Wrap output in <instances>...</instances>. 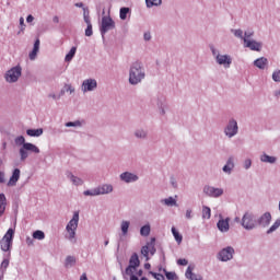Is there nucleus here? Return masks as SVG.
<instances>
[{
	"label": "nucleus",
	"mask_w": 280,
	"mask_h": 280,
	"mask_svg": "<svg viewBox=\"0 0 280 280\" xmlns=\"http://www.w3.org/2000/svg\"><path fill=\"white\" fill-rule=\"evenodd\" d=\"M163 272L165 273L167 280H178L176 272L167 271L166 269H163Z\"/></svg>",
	"instance_id": "43"
},
{
	"label": "nucleus",
	"mask_w": 280,
	"mask_h": 280,
	"mask_svg": "<svg viewBox=\"0 0 280 280\" xmlns=\"http://www.w3.org/2000/svg\"><path fill=\"white\" fill-rule=\"evenodd\" d=\"M14 143L15 145H25L27 143H32V142H25V137L23 136H18L15 139H14Z\"/></svg>",
	"instance_id": "45"
},
{
	"label": "nucleus",
	"mask_w": 280,
	"mask_h": 280,
	"mask_svg": "<svg viewBox=\"0 0 280 280\" xmlns=\"http://www.w3.org/2000/svg\"><path fill=\"white\" fill-rule=\"evenodd\" d=\"M133 137H136V139H141L142 141H144L145 139H148V129L145 128L136 129L133 132Z\"/></svg>",
	"instance_id": "27"
},
{
	"label": "nucleus",
	"mask_w": 280,
	"mask_h": 280,
	"mask_svg": "<svg viewBox=\"0 0 280 280\" xmlns=\"http://www.w3.org/2000/svg\"><path fill=\"white\" fill-rule=\"evenodd\" d=\"M8 207V199L3 192L0 194V218L5 215V208Z\"/></svg>",
	"instance_id": "26"
},
{
	"label": "nucleus",
	"mask_w": 280,
	"mask_h": 280,
	"mask_svg": "<svg viewBox=\"0 0 280 280\" xmlns=\"http://www.w3.org/2000/svg\"><path fill=\"white\" fill-rule=\"evenodd\" d=\"M97 91V79L95 78H88L82 81L81 83V93H93Z\"/></svg>",
	"instance_id": "12"
},
{
	"label": "nucleus",
	"mask_w": 280,
	"mask_h": 280,
	"mask_svg": "<svg viewBox=\"0 0 280 280\" xmlns=\"http://www.w3.org/2000/svg\"><path fill=\"white\" fill-rule=\"evenodd\" d=\"M120 231H121L122 237H126L128 235V232L130 231V221L122 220L120 222Z\"/></svg>",
	"instance_id": "30"
},
{
	"label": "nucleus",
	"mask_w": 280,
	"mask_h": 280,
	"mask_svg": "<svg viewBox=\"0 0 280 280\" xmlns=\"http://www.w3.org/2000/svg\"><path fill=\"white\" fill-rule=\"evenodd\" d=\"M234 255H235V248H233V246H226L218 253L217 259H219V261L226 262V261H231Z\"/></svg>",
	"instance_id": "14"
},
{
	"label": "nucleus",
	"mask_w": 280,
	"mask_h": 280,
	"mask_svg": "<svg viewBox=\"0 0 280 280\" xmlns=\"http://www.w3.org/2000/svg\"><path fill=\"white\" fill-rule=\"evenodd\" d=\"M8 266H10V253H8L4 256V258H3V260H2V262L0 265L1 272H5V270H8Z\"/></svg>",
	"instance_id": "36"
},
{
	"label": "nucleus",
	"mask_w": 280,
	"mask_h": 280,
	"mask_svg": "<svg viewBox=\"0 0 280 280\" xmlns=\"http://www.w3.org/2000/svg\"><path fill=\"white\" fill-rule=\"evenodd\" d=\"M185 218H186V220H192L194 219V210H191V208L186 209Z\"/></svg>",
	"instance_id": "51"
},
{
	"label": "nucleus",
	"mask_w": 280,
	"mask_h": 280,
	"mask_svg": "<svg viewBox=\"0 0 280 280\" xmlns=\"http://www.w3.org/2000/svg\"><path fill=\"white\" fill-rule=\"evenodd\" d=\"M210 50L214 62L219 65V67H223V69H231V65H233V56L223 54L215 47H211Z\"/></svg>",
	"instance_id": "4"
},
{
	"label": "nucleus",
	"mask_w": 280,
	"mask_h": 280,
	"mask_svg": "<svg viewBox=\"0 0 280 280\" xmlns=\"http://www.w3.org/2000/svg\"><path fill=\"white\" fill-rule=\"evenodd\" d=\"M128 14H130V8L122 7L119 10V19L120 21H126L128 19Z\"/></svg>",
	"instance_id": "37"
},
{
	"label": "nucleus",
	"mask_w": 280,
	"mask_h": 280,
	"mask_svg": "<svg viewBox=\"0 0 280 280\" xmlns=\"http://www.w3.org/2000/svg\"><path fill=\"white\" fill-rule=\"evenodd\" d=\"M119 178L121 183H126L127 185H130L139 180V175L137 173L126 171L119 175Z\"/></svg>",
	"instance_id": "16"
},
{
	"label": "nucleus",
	"mask_w": 280,
	"mask_h": 280,
	"mask_svg": "<svg viewBox=\"0 0 280 280\" xmlns=\"http://www.w3.org/2000/svg\"><path fill=\"white\" fill-rule=\"evenodd\" d=\"M201 218L202 220H211V208L202 206Z\"/></svg>",
	"instance_id": "35"
},
{
	"label": "nucleus",
	"mask_w": 280,
	"mask_h": 280,
	"mask_svg": "<svg viewBox=\"0 0 280 280\" xmlns=\"http://www.w3.org/2000/svg\"><path fill=\"white\" fill-rule=\"evenodd\" d=\"M150 233H152V226L150 223H147L140 228L141 237H149Z\"/></svg>",
	"instance_id": "31"
},
{
	"label": "nucleus",
	"mask_w": 280,
	"mask_h": 280,
	"mask_svg": "<svg viewBox=\"0 0 280 280\" xmlns=\"http://www.w3.org/2000/svg\"><path fill=\"white\" fill-rule=\"evenodd\" d=\"M43 128H38V129H27L26 130V135L28 137H43Z\"/></svg>",
	"instance_id": "34"
},
{
	"label": "nucleus",
	"mask_w": 280,
	"mask_h": 280,
	"mask_svg": "<svg viewBox=\"0 0 280 280\" xmlns=\"http://www.w3.org/2000/svg\"><path fill=\"white\" fill-rule=\"evenodd\" d=\"M21 32H25V19L20 18Z\"/></svg>",
	"instance_id": "58"
},
{
	"label": "nucleus",
	"mask_w": 280,
	"mask_h": 280,
	"mask_svg": "<svg viewBox=\"0 0 280 280\" xmlns=\"http://www.w3.org/2000/svg\"><path fill=\"white\" fill-rule=\"evenodd\" d=\"M141 266V261L139 260V255L132 254L129 259V265L122 271V279L128 280H139V277H143V269H138Z\"/></svg>",
	"instance_id": "1"
},
{
	"label": "nucleus",
	"mask_w": 280,
	"mask_h": 280,
	"mask_svg": "<svg viewBox=\"0 0 280 280\" xmlns=\"http://www.w3.org/2000/svg\"><path fill=\"white\" fill-rule=\"evenodd\" d=\"M149 275H151V277H153V279H155V280H165V276H163L162 273L149 271Z\"/></svg>",
	"instance_id": "49"
},
{
	"label": "nucleus",
	"mask_w": 280,
	"mask_h": 280,
	"mask_svg": "<svg viewBox=\"0 0 280 280\" xmlns=\"http://www.w3.org/2000/svg\"><path fill=\"white\" fill-rule=\"evenodd\" d=\"M72 266H75V257L68 256L66 258V268H72Z\"/></svg>",
	"instance_id": "47"
},
{
	"label": "nucleus",
	"mask_w": 280,
	"mask_h": 280,
	"mask_svg": "<svg viewBox=\"0 0 280 280\" xmlns=\"http://www.w3.org/2000/svg\"><path fill=\"white\" fill-rule=\"evenodd\" d=\"M170 183H171L173 189H178V180L176 179V177L172 176L170 178Z\"/></svg>",
	"instance_id": "53"
},
{
	"label": "nucleus",
	"mask_w": 280,
	"mask_h": 280,
	"mask_svg": "<svg viewBox=\"0 0 280 280\" xmlns=\"http://www.w3.org/2000/svg\"><path fill=\"white\" fill-rule=\"evenodd\" d=\"M145 80V67L141 61H135L129 67V84L137 86Z\"/></svg>",
	"instance_id": "2"
},
{
	"label": "nucleus",
	"mask_w": 280,
	"mask_h": 280,
	"mask_svg": "<svg viewBox=\"0 0 280 280\" xmlns=\"http://www.w3.org/2000/svg\"><path fill=\"white\" fill-rule=\"evenodd\" d=\"M66 128H82L84 126V121L82 120H74V121H68L65 124Z\"/></svg>",
	"instance_id": "39"
},
{
	"label": "nucleus",
	"mask_w": 280,
	"mask_h": 280,
	"mask_svg": "<svg viewBox=\"0 0 280 280\" xmlns=\"http://www.w3.org/2000/svg\"><path fill=\"white\" fill-rule=\"evenodd\" d=\"M39 51H40V39L37 38L34 43L32 51L28 54L30 60H36Z\"/></svg>",
	"instance_id": "24"
},
{
	"label": "nucleus",
	"mask_w": 280,
	"mask_h": 280,
	"mask_svg": "<svg viewBox=\"0 0 280 280\" xmlns=\"http://www.w3.org/2000/svg\"><path fill=\"white\" fill-rule=\"evenodd\" d=\"M231 219L230 218H220V220L217 223V228L221 233H229L231 225H230Z\"/></svg>",
	"instance_id": "18"
},
{
	"label": "nucleus",
	"mask_w": 280,
	"mask_h": 280,
	"mask_svg": "<svg viewBox=\"0 0 280 280\" xmlns=\"http://www.w3.org/2000/svg\"><path fill=\"white\" fill-rule=\"evenodd\" d=\"M223 133L226 139H233V137H237V135H240V125L237 124V119L230 118L223 128Z\"/></svg>",
	"instance_id": "8"
},
{
	"label": "nucleus",
	"mask_w": 280,
	"mask_h": 280,
	"mask_svg": "<svg viewBox=\"0 0 280 280\" xmlns=\"http://www.w3.org/2000/svg\"><path fill=\"white\" fill-rule=\"evenodd\" d=\"M259 161L260 163H268L269 165H275L277 163V156L269 155L268 153L262 152L259 155Z\"/></svg>",
	"instance_id": "23"
},
{
	"label": "nucleus",
	"mask_w": 280,
	"mask_h": 280,
	"mask_svg": "<svg viewBox=\"0 0 280 280\" xmlns=\"http://www.w3.org/2000/svg\"><path fill=\"white\" fill-rule=\"evenodd\" d=\"M83 19H84V23H86V25H92L91 16L89 15V11L85 9H83Z\"/></svg>",
	"instance_id": "50"
},
{
	"label": "nucleus",
	"mask_w": 280,
	"mask_h": 280,
	"mask_svg": "<svg viewBox=\"0 0 280 280\" xmlns=\"http://www.w3.org/2000/svg\"><path fill=\"white\" fill-rule=\"evenodd\" d=\"M48 97H51V100H55V101L60 100V95L55 94V93H50V94H48Z\"/></svg>",
	"instance_id": "60"
},
{
	"label": "nucleus",
	"mask_w": 280,
	"mask_h": 280,
	"mask_svg": "<svg viewBox=\"0 0 280 280\" xmlns=\"http://www.w3.org/2000/svg\"><path fill=\"white\" fill-rule=\"evenodd\" d=\"M110 30H115V20H113L110 15H104L102 18L100 27L102 38H104V36H106L107 32H110Z\"/></svg>",
	"instance_id": "11"
},
{
	"label": "nucleus",
	"mask_w": 280,
	"mask_h": 280,
	"mask_svg": "<svg viewBox=\"0 0 280 280\" xmlns=\"http://www.w3.org/2000/svg\"><path fill=\"white\" fill-rule=\"evenodd\" d=\"M21 75H23V68L21 65H16L4 73V80L8 84H15L21 80Z\"/></svg>",
	"instance_id": "7"
},
{
	"label": "nucleus",
	"mask_w": 280,
	"mask_h": 280,
	"mask_svg": "<svg viewBox=\"0 0 280 280\" xmlns=\"http://www.w3.org/2000/svg\"><path fill=\"white\" fill-rule=\"evenodd\" d=\"M280 226V219H277L273 224L267 230V235H270L271 233H275L277 229Z\"/></svg>",
	"instance_id": "42"
},
{
	"label": "nucleus",
	"mask_w": 280,
	"mask_h": 280,
	"mask_svg": "<svg viewBox=\"0 0 280 280\" xmlns=\"http://www.w3.org/2000/svg\"><path fill=\"white\" fill-rule=\"evenodd\" d=\"M203 194L209 198H221V196H224V188L206 185L203 186Z\"/></svg>",
	"instance_id": "15"
},
{
	"label": "nucleus",
	"mask_w": 280,
	"mask_h": 280,
	"mask_svg": "<svg viewBox=\"0 0 280 280\" xmlns=\"http://www.w3.org/2000/svg\"><path fill=\"white\" fill-rule=\"evenodd\" d=\"M241 226L245 231H255L257 229V215L250 211H246L241 219Z\"/></svg>",
	"instance_id": "6"
},
{
	"label": "nucleus",
	"mask_w": 280,
	"mask_h": 280,
	"mask_svg": "<svg viewBox=\"0 0 280 280\" xmlns=\"http://www.w3.org/2000/svg\"><path fill=\"white\" fill-rule=\"evenodd\" d=\"M85 36H93V24L86 26Z\"/></svg>",
	"instance_id": "55"
},
{
	"label": "nucleus",
	"mask_w": 280,
	"mask_h": 280,
	"mask_svg": "<svg viewBox=\"0 0 280 280\" xmlns=\"http://www.w3.org/2000/svg\"><path fill=\"white\" fill-rule=\"evenodd\" d=\"M253 36H255V31H245V42L243 43V46L247 49H250V51H260L264 47V44L261 42L253 39Z\"/></svg>",
	"instance_id": "5"
},
{
	"label": "nucleus",
	"mask_w": 280,
	"mask_h": 280,
	"mask_svg": "<svg viewBox=\"0 0 280 280\" xmlns=\"http://www.w3.org/2000/svg\"><path fill=\"white\" fill-rule=\"evenodd\" d=\"M272 80L273 82H280V70H275L272 72Z\"/></svg>",
	"instance_id": "52"
},
{
	"label": "nucleus",
	"mask_w": 280,
	"mask_h": 280,
	"mask_svg": "<svg viewBox=\"0 0 280 280\" xmlns=\"http://www.w3.org/2000/svg\"><path fill=\"white\" fill-rule=\"evenodd\" d=\"M233 170H235V158L230 156L228 158L224 166L222 167V172L231 176V174H233Z\"/></svg>",
	"instance_id": "20"
},
{
	"label": "nucleus",
	"mask_w": 280,
	"mask_h": 280,
	"mask_svg": "<svg viewBox=\"0 0 280 280\" xmlns=\"http://www.w3.org/2000/svg\"><path fill=\"white\" fill-rule=\"evenodd\" d=\"M26 244H27V246H34V238L27 236L26 237Z\"/></svg>",
	"instance_id": "61"
},
{
	"label": "nucleus",
	"mask_w": 280,
	"mask_h": 280,
	"mask_svg": "<svg viewBox=\"0 0 280 280\" xmlns=\"http://www.w3.org/2000/svg\"><path fill=\"white\" fill-rule=\"evenodd\" d=\"M80 280H89V278L86 277V273H82L80 277Z\"/></svg>",
	"instance_id": "63"
},
{
	"label": "nucleus",
	"mask_w": 280,
	"mask_h": 280,
	"mask_svg": "<svg viewBox=\"0 0 280 280\" xmlns=\"http://www.w3.org/2000/svg\"><path fill=\"white\" fill-rule=\"evenodd\" d=\"M270 222H272V214L270 212H265L257 219V226L266 229L267 226H270Z\"/></svg>",
	"instance_id": "17"
},
{
	"label": "nucleus",
	"mask_w": 280,
	"mask_h": 280,
	"mask_svg": "<svg viewBox=\"0 0 280 280\" xmlns=\"http://www.w3.org/2000/svg\"><path fill=\"white\" fill-rule=\"evenodd\" d=\"M192 270L194 269L191 268V266H189L186 269V273H185L186 279H189V280H202V276L194 273Z\"/></svg>",
	"instance_id": "28"
},
{
	"label": "nucleus",
	"mask_w": 280,
	"mask_h": 280,
	"mask_svg": "<svg viewBox=\"0 0 280 280\" xmlns=\"http://www.w3.org/2000/svg\"><path fill=\"white\" fill-rule=\"evenodd\" d=\"M65 90L67 93H70V95L75 93V88H73V85H71V84H66Z\"/></svg>",
	"instance_id": "54"
},
{
	"label": "nucleus",
	"mask_w": 280,
	"mask_h": 280,
	"mask_svg": "<svg viewBox=\"0 0 280 280\" xmlns=\"http://www.w3.org/2000/svg\"><path fill=\"white\" fill-rule=\"evenodd\" d=\"M78 51L77 47H72L69 52L66 55L65 57V61L66 62H71V60H73V58H75V52Z\"/></svg>",
	"instance_id": "40"
},
{
	"label": "nucleus",
	"mask_w": 280,
	"mask_h": 280,
	"mask_svg": "<svg viewBox=\"0 0 280 280\" xmlns=\"http://www.w3.org/2000/svg\"><path fill=\"white\" fill-rule=\"evenodd\" d=\"M21 179V170L20 168H14L12 171V175L10 176L7 186L8 187H16V184Z\"/></svg>",
	"instance_id": "19"
},
{
	"label": "nucleus",
	"mask_w": 280,
	"mask_h": 280,
	"mask_svg": "<svg viewBox=\"0 0 280 280\" xmlns=\"http://www.w3.org/2000/svg\"><path fill=\"white\" fill-rule=\"evenodd\" d=\"M178 266H187V264H189V261H187V259L185 258H180L177 260Z\"/></svg>",
	"instance_id": "57"
},
{
	"label": "nucleus",
	"mask_w": 280,
	"mask_h": 280,
	"mask_svg": "<svg viewBox=\"0 0 280 280\" xmlns=\"http://www.w3.org/2000/svg\"><path fill=\"white\" fill-rule=\"evenodd\" d=\"M143 38H144V40L150 42V40H152V34L150 32H145L143 34Z\"/></svg>",
	"instance_id": "56"
},
{
	"label": "nucleus",
	"mask_w": 280,
	"mask_h": 280,
	"mask_svg": "<svg viewBox=\"0 0 280 280\" xmlns=\"http://www.w3.org/2000/svg\"><path fill=\"white\" fill-rule=\"evenodd\" d=\"M66 176L75 187H82V185H84V179H82V177L75 176L71 172H67Z\"/></svg>",
	"instance_id": "22"
},
{
	"label": "nucleus",
	"mask_w": 280,
	"mask_h": 280,
	"mask_svg": "<svg viewBox=\"0 0 280 280\" xmlns=\"http://www.w3.org/2000/svg\"><path fill=\"white\" fill-rule=\"evenodd\" d=\"M114 189L113 184H102L96 187L98 196H108V194H113Z\"/></svg>",
	"instance_id": "21"
},
{
	"label": "nucleus",
	"mask_w": 280,
	"mask_h": 280,
	"mask_svg": "<svg viewBox=\"0 0 280 280\" xmlns=\"http://www.w3.org/2000/svg\"><path fill=\"white\" fill-rule=\"evenodd\" d=\"M3 183H5V173L0 171V184L3 185Z\"/></svg>",
	"instance_id": "59"
},
{
	"label": "nucleus",
	"mask_w": 280,
	"mask_h": 280,
	"mask_svg": "<svg viewBox=\"0 0 280 280\" xmlns=\"http://www.w3.org/2000/svg\"><path fill=\"white\" fill-rule=\"evenodd\" d=\"M163 3V0H145L147 8H159Z\"/></svg>",
	"instance_id": "41"
},
{
	"label": "nucleus",
	"mask_w": 280,
	"mask_h": 280,
	"mask_svg": "<svg viewBox=\"0 0 280 280\" xmlns=\"http://www.w3.org/2000/svg\"><path fill=\"white\" fill-rule=\"evenodd\" d=\"M161 205H164V207H178V201L175 197H167L164 199H161Z\"/></svg>",
	"instance_id": "25"
},
{
	"label": "nucleus",
	"mask_w": 280,
	"mask_h": 280,
	"mask_svg": "<svg viewBox=\"0 0 280 280\" xmlns=\"http://www.w3.org/2000/svg\"><path fill=\"white\" fill-rule=\"evenodd\" d=\"M33 240H39V241L45 240V232L40 230H36L35 232H33Z\"/></svg>",
	"instance_id": "44"
},
{
	"label": "nucleus",
	"mask_w": 280,
	"mask_h": 280,
	"mask_svg": "<svg viewBox=\"0 0 280 280\" xmlns=\"http://www.w3.org/2000/svg\"><path fill=\"white\" fill-rule=\"evenodd\" d=\"M155 242H156V238L153 237L151 238V242L142 246L141 255L145 257V261H150V255L152 257L156 253Z\"/></svg>",
	"instance_id": "13"
},
{
	"label": "nucleus",
	"mask_w": 280,
	"mask_h": 280,
	"mask_svg": "<svg viewBox=\"0 0 280 280\" xmlns=\"http://www.w3.org/2000/svg\"><path fill=\"white\" fill-rule=\"evenodd\" d=\"M83 196H90V197L100 196L97 192V187L89 189V190H84Z\"/></svg>",
	"instance_id": "46"
},
{
	"label": "nucleus",
	"mask_w": 280,
	"mask_h": 280,
	"mask_svg": "<svg viewBox=\"0 0 280 280\" xmlns=\"http://www.w3.org/2000/svg\"><path fill=\"white\" fill-rule=\"evenodd\" d=\"M273 95H275V97H280V90H276V91L273 92Z\"/></svg>",
	"instance_id": "64"
},
{
	"label": "nucleus",
	"mask_w": 280,
	"mask_h": 280,
	"mask_svg": "<svg viewBox=\"0 0 280 280\" xmlns=\"http://www.w3.org/2000/svg\"><path fill=\"white\" fill-rule=\"evenodd\" d=\"M158 110H159V114L162 117L165 116V113L167 110V104L165 103V100H159V102H158Z\"/></svg>",
	"instance_id": "33"
},
{
	"label": "nucleus",
	"mask_w": 280,
	"mask_h": 280,
	"mask_svg": "<svg viewBox=\"0 0 280 280\" xmlns=\"http://www.w3.org/2000/svg\"><path fill=\"white\" fill-rule=\"evenodd\" d=\"M80 224V211L73 212L72 218L66 225V237L69 242H75V235L78 233V226Z\"/></svg>",
	"instance_id": "3"
},
{
	"label": "nucleus",
	"mask_w": 280,
	"mask_h": 280,
	"mask_svg": "<svg viewBox=\"0 0 280 280\" xmlns=\"http://www.w3.org/2000/svg\"><path fill=\"white\" fill-rule=\"evenodd\" d=\"M171 231L175 242H177V244H183V234H180V232H178V230H176L174 226L171 229Z\"/></svg>",
	"instance_id": "38"
},
{
	"label": "nucleus",
	"mask_w": 280,
	"mask_h": 280,
	"mask_svg": "<svg viewBox=\"0 0 280 280\" xmlns=\"http://www.w3.org/2000/svg\"><path fill=\"white\" fill-rule=\"evenodd\" d=\"M30 152L33 154H40V149L34 143L24 144L19 150L21 161H26V159L30 156Z\"/></svg>",
	"instance_id": "9"
},
{
	"label": "nucleus",
	"mask_w": 280,
	"mask_h": 280,
	"mask_svg": "<svg viewBox=\"0 0 280 280\" xmlns=\"http://www.w3.org/2000/svg\"><path fill=\"white\" fill-rule=\"evenodd\" d=\"M26 23H34V15L32 14L27 15Z\"/></svg>",
	"instance_id": "62"
},
{
	"label": "nucleus",
	"mask_w": 280,
	"mask_h": 280,
	"mask_svg": "<svg viewBox=\"0 0 280 280\" xmlns=\"http://www.w3.org/2000/svg\"><path fill=\"white\" fill-rule=\"evenodd\" d=\"M231 32L233 33L235 38L243 40V43L246 40V32L242 31V28H233Z\"/></svg>",
	"instance_id": "32"
},
{
	"label": "nucleus",
	"mask_w": 280,
	"mask_h": 280,
	"mask_svg": "<svg viewBox=\"0 0 280 280\" xmlns=\"http://www.w3.org/2000/svg\"><path fill=\"white\" fill-rule=\"evenodd\" d=\"M14 240V231L9 229L2 240L0 241L1 250L3 253H10L12 248V241Z\"/></svg>",
	"instance_id": "10"
},
{
	"label": "nucleus",
	"mask_w": 280,
	"mask_h": 280,
	"mask_svg": "<svg viewBox=\"0 0 280 280\" xmlns=\"http://www.w3.org/2000/svg\"><path fill=\"white\" fill-rule=\"evenodd\" d=\"M254 67H257V69L264 70L266 67H268V59L266 57H260L254 61Z\"/></svg>",
	"instance_id": "29"
},
{
	"label": "nucleus",
	"mask_w": 280,
	"mask_h": 280,
	"mask_svg": "<svg viewBox=\"0 0 280 280\" xmlns=\"http://www.w3.org/2000/svg\"><path fill=\"white\" fill-rule=\"evenodd\" d=\"M250 167H253V160L247 158L243 161V168L250 170Z\"/></svg>",
	"instance_id": "48"
}]
</instances>
